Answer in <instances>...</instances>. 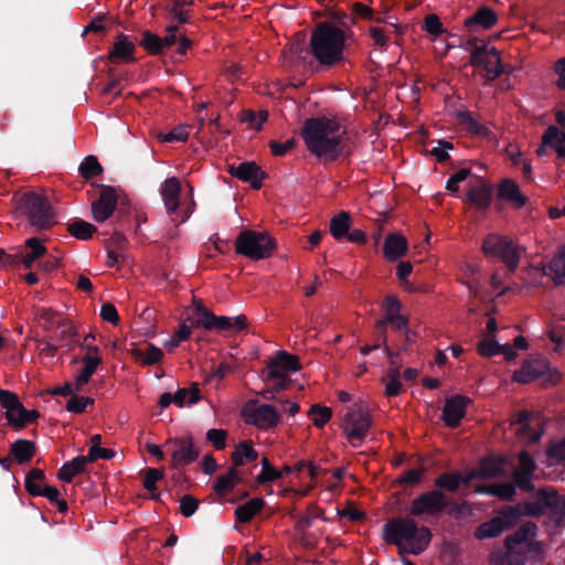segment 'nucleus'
Here are the masks:
<instances>
[{
	"label": "nucleus",
	"instance_id": "ddd939ff",
	"mask_svg": "<svg viewBox=\"0 0 565 565\" xmlns=\"http://www.w3.org/2000/svg\"><path fill=\"white\" fill-rule=\"evenodd\" d=\"M244 416L247 424L254 425L263 430L274 428L280 422L279 412L269 404L246 407L244 409Z\"/></svg>",
	"mask_w": 565,
	"mask_h": 565
},
{
	"label": "nucleus",
	"instance_id": "72a5a7b5",
	"mask_svg": "<svg viewBox=\"0 0 565 565\" xmlns=\"http://www.w3.org/2000/svg\"><path fill=\"white\" fill-rule=\"evenodd\" d=\"M476 492L494 495L502 500H511L515 495V484L512 482L492 483L479 486Z\"/></svg>",
	"mask_w": 565,
	"mask_h": 565
},
{
	"label": "nucleus",
	"instance_id": "f8f14e48",
	"mask_svg": "<svg viewBox=\"0 0 565 565\" xmlns=\"http://www.w3.org/2000/svg\"><path fill=\"white\" fill-rule=\"evenodd\" d=\"M174 468L193 463L200 456V449L194 445L192 436L173 438L167 441Z\"/></svg>",
	"mask_w": 565,
	"mask_h": 565
},
{
	"label": "nucleus",
	"instance_id": "f03ea898",
	"mask_svg": "<svg viewBox=\"0 0 565 565\" xmlns=\"http://www.w3.org/2000/svg\"><path fill=\"white\" fill-rule=\"evenodd\" d=\"M383 540L397 546L401 551L419 555L430 544L431 532L426 526H418L413 518H397L383 525Z\"/></svg>",
	"mask_w": 565,
	"mask_h": 565
},
{
	"label": "nucleus",
	"instance_id": "c9c22d12",
	"mask_svg": "<svg viewBox=\"0 0 565 565\" xmlns=\"http://www.w3.org/2000/svg\"><path fill=\"white\" fill-rule=\"evenodd\" d=\"M227 172L231 177H268L260 167L254 161H244L235 164H227Z\"/></svg>",
	"mask_w": 565,
	"mask_h": 565
},
{
	"label": "nucleus",
	"instance_id": "4468645a",
	"mask_svg": "<svg viewBox=\"0 0 565 565\" xmlns=\"http://www.w3.org/2000/svg\"><path fill=\"white\" fill-rule=\"evenodd\" d=\"M501 202H505L513 209L520 210L527 204L529 198L521 192L520 186L512 179H502L497 186L495 207L498 210L502 209Z\"/></svg>",
	"mask_w": 565,
	"mask_h": 565
},
{
	"label": "nucleus",
	"instance_id": "a878e982",
	"mask_svg": "<svg viewBox=\"0 0 565 565\" xmlns=\"http://www.w3.org/2000/svg\"><path fill=\"white\" fill-rule=\"evenodd\" d=\"M25 252H20L14 256L15 258H19L20 262L23 264V266L28 269H30L35 260L43 257L47 249L43 245L42 241L38 237H30L25 241Z\"/></svg>",
	"mask_w": 565,
	"mask_h": 565
},
{
	"label": "nucleus",
	"instance_id": "393cba45",
	"mask_svg": "<svg viewBox=\"0 0 565 565\" xmlns=\"http://www.w3.org/2000/svg\"><path fill=\"white\" fill-rule=\"evenodd\" d=\"M547 370L545 360L525 361L520 370L513 373V381L522 384H527L534 380L542 377Z\"/></svg>",
	"mask_w": 565,
	"mask_h": 565
},
{
	"label": "nucleus",
	"instance_id": "20e7f679",
	"mask_svg": "<svg viewBox=\"0 0 565 565\" xmlns=\"http://www.w3.org/2000/svg\"><path fill=\"white\" fill-rule=\"evenodd\" d=\"M17 209L38 231H46L55 224L53 206L49 199L41 193L33 191L23 193L18 199Z\"/></svg>",
	"mask_w": 565,
	"mask_h": 565
},
{
	"label": "nucleus",
	"instance_id": "9b49d317",
	"mask_svg": "<svg viewBox=\"0 0 565 565\" xmlns=\"http://www.w3.org/2000/svg\"><path fill=\"white\" fill-rule=\"evenodd\" d=\"M449 504L448 497L444 491L433 489L425 491L412 500L409 515L414 519L425 516H439Z\"/></svg>",
	"mask_w": 565,
	"mask_h": 565
},
{
	"label": "nucleus",
	"instance_id": "f3484780",
	"mask_svg": "<svg viewBox=\"0 0 565 565\" xmlns=\"http://www.w3.org/2000/svg\"><path fill=\"white\" fill-rule=\"evenodd\" d=\"M471 399L463 395H454L446 399L441 419L449 428H457L466 416L467 406Z\"/></svg>",
	"mask_w": 565,
	"mask_h": 565
},
{
	"label": "nucleus",
	"instance_id": "2eb2a0df",
	"mask_svg": "<svg viewBox=\"0 0 565 565\" xmlns=\"http://www.w3.org/2000/svg\"><path fill=\"white\" fill-rule=\"evenodd\" d=\"M181 188L180 179H164L160 188L167 212L172 221L177 223H183L189 217L188 214H184L180 220L174 216L178 215V209L180 206Z\"/></svg>",
	"mask_w": 565,
	"mask_h": 565
},
{
	"label": "nucleus",
	"instance_id": "6e6d98bb",
	"mask_svg": "<svg viewBox=\"0 0 565 565\" xmlns=\"http://www.w3.org/2000/svg\"><path fill=\"white\" fill-rule=\"evenodd\" d=\"M459 46L462 50L469 52V54H470L469 61H475V60H477V57L479 55H481V54H483V52H486V49L489 45L487 43H484V41L479 40L478 38H469L467 40H463Z\"/></svg>",
	"mask_w": 565,
	"mask_h": 565
},
{
	"label": "nucleus",
	"instance_id": "c03bdc74",
	"mask_svg": "<svg viewBox=\"0 0 565 565\" xmlns=\"http://www.w3.org/2000/svg\"><path fill=\"white\" fill-rule=\"evenodd\" d=\"M486 166L476 160L462 161L458 170L450 177H482L486 173Z\"/></svg>",
	"mask_w": 565,
	"mask_h": 565
},
{
	"label": "nucleus",
	"instance_id": "09e8293b",
	"mask_svg": "<svg viewBox=\"0 0 565 565\" xmlns=\"http://www.w3.org/2000/svg\"><path fill=\"white\" fill-rule=\"evenodd\" d=\"M104 169L94 154L84 158L78 167L79 177H99Z\"/></svg>",
	"mask_w": 565,
	"mask_h": 565
},
{
	"label": "nucleus",
	"instance_id": "de8ad7c7",
	"mask_svg": "<svg viewBox=\"0 0 565 565\" xmlns=\"http://www.w3.org/2000/svg\"><path fill=\"white\" fill-rule=\"evenodd\" d=\"M308 416L317 428H322L331 419L332 409L320 404H313L308 412Z\"/></svg>",
	"mask_w": 565,
	"mask_h": 565
},
{
	"label": "nucleus",
	"instance_id": "423d86ee",
	"mask_svg": "<svg viewBox=\"0 0 565 565\" xmlns=\"http://www.w3.org/2000/svg\"><path fill=\"white\" fill-rule=\"evenodd\" d=\"M342 426L350 444L353 447L361 446L372 426L367 405L364 402H359L349 407Z\"/></svg>",
	"mask_w": 565,
	"mask_h": 565
},
{
	"label": "nucleus",
	"instance_id": "4be33fe9",
	"mask_svg": "<svg viewBox=\"0 0 565 565\" xmlns=\"http://www.w3.org/2000/svg\"><path fill=\"white\" fill-rule=\"evenodd\" d=\"M497 22V13L489 7H481L465 20L463 25L468 32H476L479 30H489Z\"/></svg>",
	"mask_w": 565,
	"mask_h": 565
},
{
	"label": "nucleus",
	"instance_id": "bb28decb",
	"mask_svg": "<svg viewBox=\"0 0 565 565\" xmlns=\"http://www.w3.org/2000/svg\"><path fill=\"white\" fill-rule=\"evenodd\" d=\"M408 249L407 239L399 234H388L383 246V254L390 262H395L406 255Z\"/></svg>",
	"mask_w": 565,
	"mask_h": 565
},
{
	"label": "nucleus",
	"instance_id": "b1692460",
	"mask_svg": "<svg viewBox=\"0 0 565 565\" xmlns=\"http://www.w3.org/2000/svg\"><path fill=\"white\" fill-rule=\"evenodd\" d=\"M543 501L556 526L565 519V495H559L553 488H542Z\"/></svg>",
	"mask_w": 565,
	"mask_h": 565
},
{
	"label": "nucleus",
	"instance_id": "4d7b16f0",
	"mask_svg": "<svg viewBox=\"0 0 565 565\" xmlns=\"http://www.w3.org/2000/svg\"><path fill=\"white\" fill-rule=\"evenodd\" d=\"M507 157L512 166L521 167V170L524 174L531 173V164L526 161L523 153L515 146L510 145L507 148Z\"/></svg>",
	"mask_w": 565,
	"mask_h": 565
},
{
	"label": "nucleus",
	"instance_id": "a19ab883",
	"mask_svg": "<svg viewBox=\"0 0 565 565\" xmlns=\"http://www.w3.org/2000/svg\"><path fill=\"white\" fill-rule=\"evenodd\" d=\"M434 483L438 490L457 492L461 487V473L459 471L444 472L435 479Z\"/></svg>",
	"mask_w": 565,
	"mask_h": 565
},
{
	"label": "nucleus",
	"instance_id": "6e6552de",
	"mask_svg": "<svg viewBox=\"0 0 565 565\" xmlns=\"http://www.w3.org/2000/svg\"><path fill=\"white\" fill-rule=\"evenodd\" d=\"M97 189V199L92 202L93 218L98 222H105L114 213L118 203L128 204V198L120 188L111 185L92 183Z\"/></svg>",
	"mask_w": 565,
	"mask_h": 565
},
{
	"label": "nucleus",
	"instance_id": "bf43d9fd",
	"mask_svg": "<svg viewBox=\"0 0 565 565\" xmlns=\"http://www.w3.org/2000/svg\"><path fill=\"white\" fill-rule=\"evenodd\" d=\"M478 353L486 358H491L500 354L501 344L491 335L482 339L478 344Z\"/></svg>",
	"mask_w": 565,
	"mask_h": 565
},
{
	"label": "nucleus",
	"instance_id": "49530a36",
	"mask_svg": "<svg viewBox=\"0 0 565 565\" xmlns=\"http://www.w3.org/2000/svg\"><path fill=\"white\" fill-rule=\"evenodd\" d=\"M458 119L460 121L461 125H463L466 127V129L472 134V135H477V136H487L489 134V130L488 128L482 125V124H479L471 115L470 111L468 110H465V111H460L458 114Z\"/></svg>",
	"mask_w": 565,
	"mask_h": 565
},
{
	"label": "nucleus",
	"instance_id": "79ce46f5",
	"mask_svg": "<svg viewBox=\"0 0 565 565\" xmlns=\"http://www.w3.org/2000/svg\"><path fill=\"white\" fill-rule=\"evenodd\" d=\"M260 463L262 471L256 477V482L258 484L271 483L282 478L281 470L275 468L267 457H263Z\"/></svg>",
	"mask_w": 565,
	"mask_h": 565
},
{
	"label": "nucleus",
	"instance_id": "5701e85b",
	"mask_svg": "<svg viewBox=\"0 0 565 565\" xmlns=\"http://www.w3.org/2000/svg\"><path fill=\"white\" fill-rule=\"evenodd\" d=\"M136 46L127 35L120 33L108 51V60L111 63L135 62L134 53Z\"/></svg>",
	"mask_w": 565,
	"mask_h": 565
},
{
	"label": "nucleus",
	"instance_id": "6ab92c4d",
	"mask_svg": "<svg viewBox=\"0 0 565 565\" xmlns=\"http://www.w3.org/2000/svg\"><path fill=\"white\" fill-rule=\"evenodd\" d=\"M196 318L193 320V324L203 327L204 329L212 331H231L232 324L230 317L215 316L202 303H199L195 309Z\"/></svg>",
	"mask_w": 565,
	"mask_h": 565
},
{
	"label": "nucleus",
	"instance_id": "f704fd0d",
	"mask_svg": "<svg viewBox=\"0 0 565 565\" xmlns=\"http://www.w3.org/2000/svg\"><path fill=\"white\" fill-rule=\"evenodd\" d=\"M491 565H525L523 554L513 550H497L491 553Z\"/></svg>",
	"mask_w": 565,
	"mask_h": 565
},
{
	"label": "nucleus",
	"instance_id": "412c9836",
	"mask_svg": "<svg viewBox=\"0 0 565 565\" xmlns=\"http://www.w3.org/2000/svg\"><path fill=\"white\" fill-rule=\"evenodd\" d=\"M466 196L470 204L480 211H486L493 201V186L486 182L471 184Z\"/></svg>",
	"mask_w": 565,
	"mask_h": 565
},
{
	"label": "nucleus",
	"instance_id": "7ed1b4c3",
	"mask_svg": "<svg viewBox=\"0 0 565 565\" xmlns=\"http://www.w3.org/2000/svg\"><path fill=\"white\" fill-rule=\"evenodd\" d=\"M345 32L330 22H321L310 36V53L326 67H332L344 60Z\"/></svg>",
	"mask_w": 565,
	"mask_h": 565
},
{
	"label": "nucleus",
	"instance_id": "1a4fd4ad",
	"mask_svg": "<svg viewBox=\"0 0 565 565\" xmlns=\"http://www.w3.org/2000/svg\"><path fill=\"white\" fill-rule=\"evenodd\" d=\"M482 252L486 256L500 258L513 273L520 263V250L514 242L508 236L499 234H489L482 242Z\"/></svg>",
	"mask_w": 565,
	"mask_h": 565
},
{
	"label": "nucleus",
	"instance_id": "9d476101",
	"mask_svg": "<svg viewBox=\"0 0 565 565\" xmlns=\"http://www.w3.org/2000/svg\"><path fill=\"white\" fill-rule=\"evenodd\" d=\"M0 405L7 409L6 418L8 424L15 430L24 428L28 424L36 422L40 417L38 411L26 409L20 402L18 395L11 391L0 390Z\"/></svg>",
	"mask_w": 565,
	"mask_h": 565
},
{
	"label": "nucleus",
	"instance_id": "aec40b11",
	"mask_svg": "<svg viewBox=\"0 0 565 565\" xmlns=\"http://www.w3.org/2000/svg\"><path fill=\"white\" fill-rule=\"evenodd\" d=\"M267 379L280 377L281 373L287 375L300 370V363L296 355L286 351H278L275 359L267 365Z\"/></svg>",
	"mask_w": 565,
	"mask_h": 565
},
{
	"label": "nucleus",
	"instance_id": "864d4df0",
	"mask_svg": "<svg viewBox=\"0 0 565 565\" xmlns=\"http://www.w3.org/2000/svg\"><path fill=\"white\" fill-rule=\"evenodd\" d=\"M92 405H94V398L81 396L77 395V393H74L66 402L65 408L67 412L74 414H83L86 411V407Z\"/></svg>",
	"mask_w": 565,
	"mask_h": 565
},
{
	"label": "nucleus",
	"instance_id": "39448f33",
	"mask_svg": "<svg viewBox=\"0 0 565 565\" xmlns=\"http://www.w3.org/2000/svg\"><path fill=\"white\" fill-rule=\"evenodd\" d=\"M276 249V241L267 232L241 231L235 239V252L253 260L266 259Z\"/></svg>",
	"mask_w": 565,
	"mask_h": 565
},
{
	"label": "nucleus",
	"instance_id": "2f4dec72",
	"mask_svg": "<svg viewBox=\"0 0 565 565\" xmlns=\"http://www.w3.org/2000/svg\"><path fill=\"white\" fill-rule=\"evenodd\" d=\"M265 505L263 498H253L247 502L239 504L235 509V518L239 523H248Z\"/></svg>",
	"mask_w": 565,
	"mask_h": 565
},
{
	"label": "nucleus",
	"instance_id": "69168bd1",
	"mask_svg": "<svg viewBox=\"0 0 565 565\" xmlns=\"http://www.w3.org/2000/svg\"><path fill=\"white\" fill-rule=\"evenodd\" d=\"M235 450L245 461H255L258 458V451L254 448L250 440L239 441Z\"/></svg>",
	"mask_w": 565,
	"mask_h": 565
},
{
	"label": "nucleus",
	"instance_id": "774afa93",
	"mask_svg": "<svg viewBox=\"0 0 565 565\" xmlns=\"http://www.w3.org/2000/svg\"><path fill=\"white\" fill-rule=\"evenodd\" d=\"M423 29L434 36H438L445 31L440 19L434 13L426 15Z\"/></svg>",
	"mask_w": 565,
	"mask_h": 565
},
{
	"label": "nucleus",
	"instance_id": "c756f323",
	"mask_svg": "<svg viewBox=\"0 0 565 565\" xmlns=\"http://www.w3.org/2000/svg\"><path fill=\"white\" fill-rule=\"evenodd\" d=\"M537 534V526L534 522L527 521L523 523L513 534L508 535L504 540V548L513 550L515 545L532 540Z\"/></svg>",
	"mask_w": 565,
	"mask_h": 565
},
{
	"label": "nucleus",
	"instance_id": "13d9d810",
	"mask_svg": "<svg viewBox=\"0 0 565 565\" xmlns=\"http://www.w3.org/2000/svg\"><path fill=\"white\" fill-rule=\"evenodd\" d=\"M158 140L166 143L186 141L189 131L186 126H178L168 132H159Z\"/></svg>",
	"mask_w": 565,
	"mask_h": 565
},
{
	"label": "nucleus",
	"instance_id": "a18cd8bd",
	"mask_svg": "<svg viewBox=\"0 0 565 565\" xmlns=\"http://www.w3.org/2000/svg\"><path fill=\"white\" fill-rule=\"evenodd\" d=\"M191 3L192 1L171 0V6H167L166 10L179 24H185L190 21V11L185 10L184 7Z\"/></svg>",
	"mask_w": 565,
	"mask_h": 565
},
{
	"label": "nucleus",
	"instance_id": "052dcab7",
	"mask_svg": "<svg viewBox=\"0 0 565 565\" xmlns=\"http://www.w3.org/2000/svg\"><path fill=\"white\" fill-rule=\"evenodd\" d=\"M550 271L554 275L556 285H562L565 278V259L557 254L551 259L548 264Z\"/></svg>",
	"mask_w": 565,
	"mask_h": 565
},
{
	"label": "nucleus",
	"instance_id": "ea45409f",
	"mask_svg": "<svg viewBox=\"0 0 565 565\" xmlns=\"http://www.w3.org/2000/svg\"><path fill=\"white\" fill-rule=\"evenodd\" d=\"M134 358L140 361L145 365H152L158 363L163 353L161 349L154 347L153 344H148L145 349L135 348L131 351Z\"/></svg>",
	"mask_w": 565,
	"mask_h": 565
},
{
	"label": "nucleus",
	"instance_id": "7c9ffc66",
	"mask_svg": "<svg viewBox=\"0 0 565 565\" xmlns=\"http://www.w3.org/2000/svg\"><path fill=\"white\" fill-rule=\"evenodd\" d=\"M36 452V445L29 439H18L11 444L10 456L19 463L29 462Z\"/></svg>",
	"mask_w": 565,
	"mask_h": 565
},
{
	"label": "nucleus",
	"instance_id": "0e129e2a",
	"mask_svg": "<svg viewBox=\"0 0 565 565\" xmlns=\"http://www.w3.org/2000/svg\"><path fill=\"white\" fill-rule=\"evenodd\" d=\"M45 480V473L41 469H32L28 472L24 480V488L30 494L32 488L42 489L41 482Z\"/></svg>",
	"mask_w": 565,
	"mask_h": 565
},
{
	"label": "nucleus",
	"instance_id": "603ef678",
	"mask_svg": "<svg viewBox=\"0 0 565 565\" xmlns=\"http://www.w3.org/2000/svg\"><path fill=\"white\" fill-rule=\"evenodd\" d=\"M268 119V111L260 110L258 114L255 111L247 109L241 113V121L247 124L249 127L255 130L262 129L264 122Z\"/></svg>",
	"mask_w": 565,
	"mask_h": 565
},
{
	"label": "nucleus",
	"instance_id": "c85d7f7f",
	"mask_svg": "<svg viewBox=\"0 0 565 565\" xmlns=\"http://www.w3.org/2000/svg\"><path fill=\"white\" fill-rule=\"evenodd\" d=\"M83 363V367L79 370L78 374L75 376V390L77 392H82L83 387L90 381L93 374L96 372L97 367L102 365L103 359L97 356H83L81 359Z\"/></svg>",
	"mask_w": 565,
	"mask_h": 565
},
{
	"label": "nucleus",
	"instance_id": "4c0bfd02",
	"mask_svg": "<svg viewBox=\"0 0 565 565\" xmlns=\"http://www.w3.org/2000/svg\"><path fill=\"white\" fill-rule=\"evenodd\" d=\"M351 217L348 212H340L330 221V233L334 239L345 238L350 230Z\"/></svg>",
	"mask_w": 565,
	"mask_h": 565
},
{
	"label": "nucleus",
	"instance_id": "e2e57ef3",
	"mask_svg": "<svg viewBox=\"0 0 565 565\" xmlns=\"http://www.w3.org/2000/svg\"><path fill=\"white\" fill-rule=\"evenodd\" d=\"M227 431L221 428H211L206 433V439L216 450H222L226 447Z\"/></svg>",
	"mask_w": 565,
	"mask_h": 565
},
{
	"label": "nucleus",
	"instance_id": "3c124183",
	"mask_svg": "<svg viewBox=\"0 0 565 565\" xmlns=\"http://www.w3.org/2000/svg\"><path fill=\"white\" fill-rule=\"evenodd\" d=\"M536 498L537 499L535 501H526L523 503V505H520L522 510V516H540L545 512L546 507L545 502L543 501L542 489L536 492Z\"/></svg>",
	"mask_w": 565,
	"mask_h": 565
},
{
	"label": "nucleus",
	"instance_id": "dca6fc26",
	"mask_svg": "<svg viewBox=\"0 0 565 565\" xmlns=\"http://www.w3.org/2000/svg\"><path fill=\"white\" fill-rule=\"evenodd\" d=\"M548 150H555L559 164L565 163V131L554 125L548 126L544 131L536 153L539 157H544Z\"/></svg>",
	"mask_w": 565,
	"mask_h": 565
},
{
	"label": "nucleus",
	"instance_id": "cd10ccee",
	"mask_svg": "<svg viewBox=\"0 0 565 565\" xmlns=\"http://www.w3.org/2000/svg\"><path fill=\"white\" fill-rule=\"evenodd\" d=\"M242 482L243 477L239 471L235 467H228L225 473L215 479L213 489L217 495L224 497Z\"/></svg>",
	"mask_w": 565,
	"mask_h": 565
},
{
	"label": "nucleus",
	"instance_id": "0eeeda50",
	"mask_svg": "<svg viewBox=\"0 0 565 565\" xmlns=\"http://www.w3.org/2000/svg\"><path fill=\"white\" fill-rule=\"evenodd\" d=\"M521 518L522 510L520 504L503 507L495 516L476 527L475 536L478 540L498 537L504 531L515 526Z\"/></svg>",
	"mask_w": 565,
	"mask_h": 565
},
{
	"label": "nucleus",
	"instance_id": "5fc2aeb1",
	"mask_svg": "<svg viewBox=\"0 0 565 565\" xmlns=\"http://www.w3.org/2000/svg\"><path fill=\"white\" fill-rule=\"evenodd\" d=\"M305 52V46L300 42L291 43L288 49H285L282 52V58L288 66H295L305 60L302 53Z\"/></svg>",
	"mask_w": 565,
	"mask_h": 565
},
{
	"label": "nucleus",
	"instance_id": "680f3d73",
	"mask_svg": "<svg viewBox=\"0 0 565 565\" xmlns=\"http://www.w3.org/2000/svg\"><path fill=\"white\" fill-rule=\"evenodd\" d=\"M449 150H454V145L446 140H439L437 146L429 149L428 152L430 156L435 157L438 162L445 163L450 160Z\"/></svg>",
	"mask_w": 565,
	"mask_h": 565
},
{
	"label": "nucleus",
	"instance_id": "e433bc0d",
	"mask_svg": "<svg viewBox=\"0 0 565 565\" xmlns=\"http://www.w3.org/2000/svg\"><path fill=\"white\" fill-rule=\"evenodd\" d=\"M66 225H67V232L73 237L81 239V241H87V239L92 238L94 233L97 232V227L94 224H92L87 221H84L82 218H76V220L67 223Z\"/></svg>",
	"mask_w": 565,
	"mask_h": 565
},
{
	"label": "nucleus",
	"instance_id": "8fccbe9b",
	"mask_svg": "<svg viewBox=\"0 0 565 565\" xmlns=\"http://www.w3.org/2000/svg\"><path fill=\"white\" fill-rule=\"evenodd\" d=\"M163 479V473L157 468H148L142 481V486L146 490L151 492L153 500H159L160 493L157 491V482Z\"/></svg>",
	"mask_w": 565,
	"mask_h": 565
},
{
	"label": "nucleus",
	"instance_id": "a211bd4d",
	"mask_svg": "<svg viewBox=\"0 0 565 565\" xmlns=\"http://www.w3.org/2000/svg\"><path fill=\"white\" fill-rule=\"evenodd\" d=\"M469 63L475 67L483 68L489 81H494L505 72L499 51L494 46H488L483 54L479 55L475 61H469Z\"/></svg>",
	"mask_w": 565,
	"mask_h": 565
},
{
	"label": "nucleus",
	"instance_id": "f257e3e1",
	"mask_svg": "<svg viewBox=\"0 0 565 565\" xmlns=\"http://www.w3.org/2000/svg\"><path fill=\"white\" fill-rule=\"evenodd\" d=\"M301 135L310 152L324 161L345 159L352 151L349 132L324 116L306 119Z\"/></svg>",
	"mask_w": 565,
	"mask_h": 565
},
{
	"label": "nucleus",
	"instance_id": "338daca9",
	"mask_svg": "<svg viewBox=\"0 0 565 565\" xmlns=\"http://www.w3.org/2000/svg\"><path fill=\"white\" fill-rule=\"evenodd\" d=\"M198 508L199 501L194 497L184 494L180 499V512L185 518L192 516L196 512Z\"/></svg>",
	"mask_w": 565,
	"mask_h": 565
},
{
	"label": "nucleus",
	"instance_id": "58836bf2",
	"mask_svg": "<svg viewBox=\"0 0 565 565\" xmlns=\"http://www.w3.org/2000/svg\"><path fill=\"white\" fill-rule=\"evenodd\" d=\"M173 403L178 407H183L185 404L194 405L201 399V392L198 383H192L189 388H180L172 395Z\"/></svg>",
	"mask_w": 565,
	"mask_h": 565
},
{
	"label": "nucleus",
	"instance_id": "473e14b6",
	"mask_svg": "<svg viewBox=\"0 0 565 565\" xmlns=\"http://www.w3.org/2000/svg\"><path fill=\"white\" fill-rule=\"evenodd\" d=\"M87 459L85 456H77L65 462L57 471V478L64 482H72L73 478L85 471Z\"/></svg>",
	"mask_w": 565,
	"mask_h": 565
},
{
	"label": "nucleus",
	"instance_id": "37998d69",
	"mask_svg": "<svg viewBox=\"0 0 565 565\" xmlns=\"http://www.w3.org/2000/svg\"><path fill=\"white\" fill-rule=\"evenodd\" d=\"M139 45L151 55H160L163 53L161 38L149 30L142 32Z\"/></svg>",
	"mask_w": 565,
	"mask_h": 565
}]
</instances>
